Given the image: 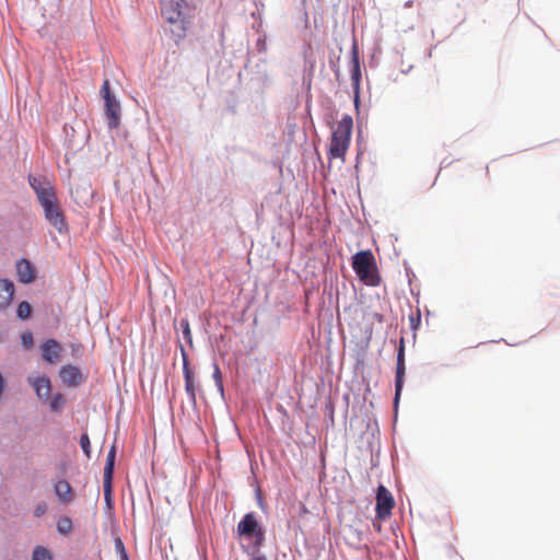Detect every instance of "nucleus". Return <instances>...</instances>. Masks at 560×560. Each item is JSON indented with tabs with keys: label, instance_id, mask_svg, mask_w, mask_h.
I'll return each mask as SVG.
<instances>
[{
	"label": "nucleus",
	"instance_id": "obj_10",
	"mask_svg": "<svg viewBox=\"0 0 560 560\" xmlns=\"http://www.w3.org/2000/svg\"><path fill=\"white\" fill-rule=\"evenodd\" d=\"M59 376L67 386H78L83 381V375L79 368L68 364L61 368Z\"/></svg>",
	"mask_w": 560,
	"mask_h": 560
},
{
	"label": "nucleus",
	"instance_id": "obj_15",
	"mask_svg": "<svg viewBox=\"0 0 560 560\" xmlns=\"http://www.w3.org/2000/svg\"><path fill=\"white\" fill-rule=\"evenodd\" d=\"M55 492L59 501L63 504L70 503L73 499V491L67 480H59L55 485Z\"/></svg>",
	"mask_w": 560,
	"mask_h": 560
},
{
	"label": "nucleus",
	"instance_id": "obj_1",
	"mask_svg": "<svg viewBox=\"0 0 560 560\" xmlns=\"http://www.w3.org/2000/svg\"><path fill=\"white\" fill-rule=\"evenodd\" d=\"M30 186L34 189L46 220L60 233L68 231L65 214L57 199L55 186L43 176H28Z\"/></svg>",
	"mask_w": 560,
	"mask_h": 560
},
{
	"label": "nucleus",
	"instance_id": "obj_16",
	"mask_svg": "<svg viewBox=\"0 0 560 560\" xmlns=\"http://www.w3.org/2000/svg\"><path fill=\"white\" fill-rule=\"evenodd\" d=\"M115 455H116V452H115V447L113 446L107 454L106 465L104 468V479H105L106 483H112Z\"/></svg>",
	"mask_w": 560,
	"mask_h": 560
},
{
	"label": "nucleus",
	"instance_id": "obj_21",
	"mask_svg": "<svg viewBox=\"0 0 560 560\" xmlns=\"http://www.w3.org/2000/svg\"><path fill=\"white\" fill-rule=\"evenodd\" d=\"M115 550L119 556L120 560H129L125 545L120 538L115 539Z\"/></svg>",
	"mask_w": 560,
	"mask_h": 560
},
{
	"label": "nucleus",
	"instance_id": "obj_30",
	"mask_svg": "<svg viewBox=\"0 0 560 560\" xmlns=\"http://www.w3.org/2000/svg\"><path fill=\"white\" fill-rule=\"evenodd\" d=\"M252 560H267V558L264 555H257Z\"/></svg>",
	"mask_w": 560,
	"mask_h": 560
},
{
	"label": "nucleus",
	"instance_id": "obj_14",
	"mask_svg": "<svg viewBox=\"0 0 560 560\" xmlns=\"http://www.w3.org/2000/svg\"><path fill=\"white\" fill-rule=\"evenodd\" d=\"M14 295V284L8 279L0 280V307H7Z\"/></svg>",
	"mask_w": 560,
	"mask_h": 560
},
{
	"label": "nucleus",
	"instance_id": "obj_24",
	"mask_svg": "<svg viewBox=\"0 0 560 560\" xmlns=\"http://www.w3.org/2000/svg\"><path fill=\"white\" fill-rule=\"evenodd\" d=\"M409 320H410V326L413 330H417L418 327L420 326V323H421V313L420 311L418 310L416 312V314H411L409 316Z\"/></svg>",
	"mask_w": 560,
	"mask_h": 560
},
{
	"label": "nucleus",
	"instance_id": "obj_26",
	"mask_svg": "<svg viewBox=\"0 0 560 560\" xmlns=\"http://www.w3.org/2000/svg\"><path fill=\"white\" fill-rule=\"evenodd\" d=\"M352 61H353L352 79L358 81L360 78V65H359V59L355 54L353 56Z\"/></svg>",
	"mask_w": 560,
	"mask_h": 560
},
{
	"label": "nucleus",
	"instance_id": "obj_2",
	"mask_svg": "<svg viewBox=\"0 0 560 560\" xmlns=\"http://www.w3.org/2000/svg\"><path fill=\"white\" fill-rule=\"evenodd\" d=\"M353 120L350 115H345L335 127L328 147V160L339 159L343 163L351 143Z\"/></svg>",
	"mask_w": 560,
	"mask_h": 560
},
{
	"label": "nucleus",
	"instance_id": "obj_19",
	"mask_svg": "<svg viewBox=\"0 0 560 560\" xmlns=\"http://www.w3.org/2000/svg\"><path fill=\"white\" fill-rule=\"evenodd\" d=\"M32 307L31 304L26 301H23L19 304L16 314L21 319H27L31 316Z\"/></svg>",
	"mask_w": 560,
	"mask_h": 560
},
{
	"label": "nucleus",
	"instance_id": "obj_29",
	"mask_svg": "<svg viewBox=\"0 0 560 560\" xmlns=\"http://www.w3.org/2000/svg\"><path fill=\"white\" fill-rule=\"evenodd\" d=\"M46 511V506L45 505H38L36 509H35V515L36 516H40L45 513Z\"/></svg>",
	"mask_w": 560,
	"mask_h": 560
},
{
	"label": "nucleus",
	"instance_id": "obj_20",
	"mask_svg": "<svg viewBox=\"0 0 560 560\" xmlns=\"http://www.w3.org/2000/svg\"><path fill=\"white\" fill-rule=\"evenodd\" d=\"M63 404H65V397L61 394H56L50 399V404L49 405H50V409L52 411H58L59 409L62 408Z\"/></svg>",
	"mask_w": 560,
	"mask_h": 560
},
{
	"label": "nucleus",
	"instance_id": "obj_11",
	"mask_svg": "<svg viewBox=\"0 0 560 560\" xmlns=\"http://www.w3.org/2000/svg\"><path fill=\"white\" fill-rule=\"evenodd\" d=\"M183 373L185 380V389L192 401L196 400V382L186 353L183 351Z\"/></svg>",
	"mask_w": 560,
	"mask_h": 560
},
{
	"label": "nucleus",
	"instance_id": "obj_27",
	"mask_svg": "<svg viewBox=\"0 0 560 560\" xmlns=\"http://www.w3.org/2000/svg\"><path fill=\"white\" fill-rule=\"evenodd\" d=\"M213 377L215 378L220 389L223 390V385H222V381H221V371H220V368L218 364H214Z\"/></svg>",
	"mask_w": 560,
	"mask_h": 560
},
{
	"label": "nucleus",
	"instance_id": "obj_25",
	"mask_svg": "<svg viewBox=\"0 0 560 560\" xmlns=\"http://www.w3.org/2000/svg\"><path fill=\"white\" fill-rule=\"evenodd\" d=\"M180 326L183 328V334L185 336V338L191 342V332H190V327H189V322L188 319H182L180 320Z\"/></svg>",
	"mask_w": 560,
	"mask_h": 560
},
{
	"label": "nucleus",
	"instance_id": "obj_17",
	"mask_svg": "<svg viewBox=\"0 0 560 560\" xmlns=\"http://www.w3.org/2000/svg\"><path fill=\"white\" fill-rule=\"evenodd\" d=\"M57 529L60 534H69L72 529V522L69 517H61L57 523Z\"/></svg>",
	"mask_w": 560,
	"mask_h": 560
},
{
	"label": "nucleus",
	"instance_id": "obj_12",
	"mask_svg": "<svg viewBox=\"0 0 560 560\" xmlns=\"http://www.w3.org/2000/svg\"><path fill=\"white\" fill-rule=\"evenodd\" d=\"M18 280L22 283H31L35 280V270L27 259H20L16 265Z\"/></svg>",
	"mask_w": 560,
	"mask_h": 560
},
{
	"label": "nucleus",
	"instance_id": "obj_23",
	"mask_svg": "<svg viewBox=\"0 0 560 560\" xmlns=\"http://www.w3.org/2000/svg\"><path fill=\"white\" fill-rule=\"evenodd\" d=\"M22 345L30 349L34 343L33 334L31 331H24L21 336Z\"/></svg>",
	"mask_w": 560,
	"mask_h": 560
},
{
	"label": "nucleus",
	"instance_id": "obj_6",
	"mask_svg": "<svg viewBox=\"0 0 560 560\" xmlns=\"http://www.w3.org/2000/svg\"><path fill=\"white\" fill-rule=\"evenodd\" d=\"M395 505L392 493L383 486L380 485L376 493V515L378 518H386L392 514Z\"/></svg>",
	"mask_w": 560,
	"mask_h": 560
},
{
	"label": "nucleus",
	"instance_id": "obj_4",
	"mask_svg": "<svg viewBox=\"0 0 560 560\" xmlns=\"http://www.w3.org/2000/svg\"><path fill=\"white\" fill-rule=\"evenodd\" d=\"M101 94L105 101V117L107 125L109 129H115L120 125V104L110 92L108 79L104 80Z\"/></svg>",
	"mask_w": 560,
	"mask_h": 560
},
{
	"label": "nucleus",
	"instance_id": "obj_28",
	"mask_svg": "<svg viewBox=\"0 0 560 560\" xmlns=\"http://www.w3.org/2000/svg\"><path fill=\"white\" fill-rule=\"evenodd\" d=\"M104 495H105L106 502L109 504L110 497H112V489H110V483H106L105 480H104Z\"/></svg>",
	"mask_w": 560,
	"mask_h": 560
},
{
	"label": "nucleus",
	"instance_id": "obj_18",
	"mask_svg": "<svg viewBox=\"0 0 560 560\" xmlns=\"http://www.w3.org/2000/svg\"><path fill=\"white\" fill-rule=\"evenodd\" d=\"M32 560H51V555L46 548L37 546L33 551Z\"/></svg>",
	"mask_w": 560,
	"mask_h": 560
},
{
	"label": "nucleus",
	"instance_id": "obj_13",
	"mask_svg": "<svg viewBox=\"0 0 560 560\" xmlns=\"http://www.w3.org/2000/svg\"><path fill=\"white\" fill-rule=\"evenodd\" d=\"M30 383L34 387L35 393L39 399H47L49 397L51 385L48 377L39 376L30 378Z\"/></svg>",
	"mask_w": 560,
	"mask_h": 560
},
{
	"label": "nucleus",
	"instance_id": "obj_9",
	"mask_svg": "<svg viewBox=\"0 0 560 560\" xmlns=\"http://www.w3.org/2000/svg\"><path fill=\"white\" fill-rule=\"evenodd\" d=\"M40 349H42V357L46 362L54 364V363H57L60 361L62 347L57 340H55V339L46 340L40 346Z\"/></svg>",
	"mask_w": 560,
	"mask_h": 560
},
{
	"label": "nucleus",
	"instance_id": "obj_3",
	"mask_svg": "<svg viewBox=\"0 0 560 560\" xmlns=\"http://www.w3.org/2000/svg\"><path fill=\"white\" fill-rule=\"evenodd\" d=\"M352 268L359 280L370 287L381 284V276L375 257L371 250H361L352 256Z\"/></svg>",
	"mask_w": 560,
	"mask_h": 560
},
{
	"label": "nucleus",
	"instance_id": "obj_7",
	"mask_svg": "<svg viewBox=\"0 0 560 560\" xmlns=\"http://www.w3.org/2000/svg\"><path fill=\"white\" fill-rule=\"evenodd\" d=\"M405 372H406L405 340H404V338H401L399 341V347H398V351H397L396 380H395V404L398 402L401 390H402Z\"/></svg>",
	"mask_w": 560,
	"mask_h": 560
},
{
	"label": "nucleus",
	"instance_id": "obj_5",
	"mask_svg": "<svg viewBox=\"0 0 560 560\" xmlns=\"http://www.w3.org/2000/svg\"><path fill=\"white\" fill-rule=\"evenodd\" d=\"M161 14L171 24L183 22L185 0H160Z\"/></svg>",
	"mask_w": 560,
	"mask_h": 560
},
{
	"label": "nucleus",
	"instance_id": "obj_22",
	"mask_svg": "<svg viewBox=\"0 0 560 560\" xmlns=\"http://www.w3.org/2000/svg\"><path fill=\"white\" fill-rule=\"evenodd\" d=\"M80 446L83 450V452L85 453V455L88 457H90V455H91V443H90V438H89V435L86 433L81 435V438H80Z\"/></svg>",
	"mask_w": 560,
	"mask_h": 560
},
{
	"label": "nucleus",
	"instance_id": "obj_8",
	"mask_svg": "<svg viewBox=\"0 0 560 560\" xmlns=\"http://www.w3.org/2000/svg\"><path fill=\"white\" fill-rule=\"evenodd\" d=\"M237 533L242 536H253L257 534L259 537H262V530L259 527V524L254 515V513H247L241 520L237 525Z\"/></svg>",
	"mask_w": 560,
	"mask_h": 560
}]
</instances>
